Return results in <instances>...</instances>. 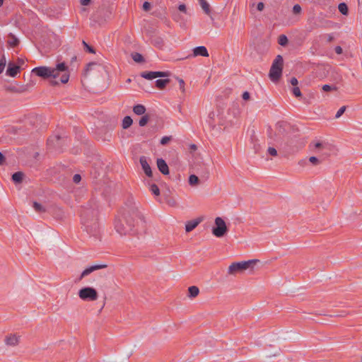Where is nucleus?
Instances as JSON below:
<instances>
[{
  "mask_svg": "<svg viewBox=\"0 0 362 362\" xmlns=\"http://www.w3.org/2000/svg\"><path fill=\"white\" fill-rule=\"evenodd\" d=\"M139 221H143L142 214L136 208H133L124 216L115 221V228L120 235L130 234Z\"/></svg>",
  "mask_w": 362,
  "mask_h": 362,
  "instance_id": "nucleus-1",
  "label": "nucleus"
},
{
  "mask_svg": "<svg viewBox=\"0 0 362 362\" xmlns=\"http://www.w3.org/2000/svg\"><path fill=\"white\" fill-rule=\"evenodd\" d=\"M98 214V210L92 208H84L81 211V223L86 232L92 235H95L99 228Z\"/></svg>",
  "mask_w": 362,
  "mask_h": 362,
  "instance_id": "nucleus-2",
  "label": "nucleus"
},
{
  "mask_svg": "<svg viewBox=\"0 0 362 362\" xmlns=\"http://www.w3.org/2000/svg\"><path fill=\"white\" fill-rule=\"evenodd\" d=\"M52 70L54 71V72L50 74L51 79L49 81L52 86L58 85L59 82L66 83L69 81V69L64 62L58 64L55 68H52Z\"/></svg>",
  "mask_w": 362,
  "mask_h": 362,
  "instance_id": "nucleus-3",
  "label": "nucleus"
},
{
  "mask_svg": "<svg viewBox=\"0 0 362 362\" xmlns=\"http://www.w3.org/2000/svg\"><path fill=\"white\" fill-rule=\"evenodd\" d=\"M310 148L313 153L325 158L329 156L334 151V146L326 141H313L310 143Z\"/></svg>",
  "mask_w": 362,
  "mask_h": 362,
  "instance_id": "nucleus-4",
  "label": "nucleus"
},
{
  "mask_svg": "<svg viewBox=\"0 0 362 362\" xmlns=\"http://www.w3.org/2000/svg\"><path fill=\"white\" fill-rule=\"evenodd\" d=\"M258 259H250L248 261L233 262L228 269V274L235 275L238 273H243L247 269L252 270L254 265L258 262Z\"/></svg>",
  "mask_w": 362,
  "mask_h": 362,
  "instance_id": "nucleus-5",
  "label": "nucleus"
},
{
  "mask_svg": "<svg viewBox=\"0 0 362 362\" xmlns=\"http://www.w3.org/2000/svg\"><path fill=\"white\" fill-rule=\"evenodd\" d=\"M284 59L281 55H277L273 61L269 70V76L273 82L279 80L282 74Z\"/></svg>",
  "mask_w": 362,
  "mask_h": 362,
  "instance_id": "nucleus-6",
  "label": "nucleus"
},
{
  "mask_svg": "<svg viewBox=\"0 0 362 362\" xmlns=\"http://www.w3.org/2000/svg\"><path fill=\"white\" fill-rule=\"evenodd\" d=\"M78 296L83 300L94 301L98 298L97 291L92 287H84L79 290Z\"/></svg>",
  "mask_w": 362,
  "mask_h": 362,
  "instance_id": "nucleus-7",
  "label": "nucleus"
},
{
  "mask_svg": "<svg viewBox=\"0 0 362 362\" xmlns=\"http://www.w3.org/2000/svg\"><path fill=\"white\" fill-rule=\"evenodd\" d=\"M216 227L212 230V233L217 238L223 237L228 230L225 221L221 217L215 219Z\"/></svg>",
  "mask_w": 362,
  "mask_h": 362,
  "instance_id": "nucleus-8",
  "label": "nucleus"
},
{
  "mask_svg": "<svg viewBox=\"0 0 362 362\" xmlns=\"http://www.w3.org/2000/svg\"><path fill=\"white\" fill-rule=\"evenodd\" d=\"M32 72L35 74L37 76L43 78H50V74L54 72V71L52 70V67L38 66L34 68Z\"/></svg>",
  "mask_w": 362,
  "mask_h": 362,
  "instance_id": "nucleus-9",
  "label": "nucleus"
},
{
  "mask_svg": "<svg viewBox=\"0 0 362 362\" xmlns=\"http://www.w3.org/2000/svg\"><path fill=\"white\" fill-rule=\"evenodd\" d=\"M170 73L168 71H144L141 74V76L148 80H152L158 77H168Z\"/></svg>",
  "mask_w": 362,
  "mask_h": 362,
  "instance_id": "nucleus-10",
  "label": "nucleus"
},
{
  "mask_svg": "<svg viewBox=\"0 0 362 362\" xmlns=\"http://www.w3.org/2000/svg\"><path fill=\"white\" fill-rule=\"evenodd\" d=\"M107 267L106 264H95V265H93V266H90L88 268H86V269H84L80 277H79V280H81L83 278H84L85 276L89 275L90 274H91L92 272L96 271V270H98V269H103V268H105Z\"/></svg>",
  "mask_w": 362,
  "mask_h": 362,
  "instance_id": "nucleus-11",
  "label": "nucleus"
},
{
  "mask_svg": "<svg viewBox=\"0 0 362 362\" xmlns=\"http://www.w3.org/2000/svg\"><path fill=\"white\" fill-rule=\"evenodd\" d=\"M141 165L142 167L143 170L144 171L145 174L148 177L152 176V171L151 168L150 167V165L148 163L147 158L145 156H141L139 159Z\"/></svg>",
  "mask_w": 362,
  "mask_h": 362,
  "instance_id": "nucleus-12",
  "label": "nucleus"
},
{
  "mask_svg": "<svg viewBox=\"0 0 362 362\" xmlns=\"http://www.w3.org/2000/svg\"><path fill=\"white\" fill-rule=\"evenodd\" d=\"M157 167L159 170V171L166 175L169 174V168L165 160L163 158H158L157 159Z\"/></svg>",
  "mask_w": 362,
  "mask_h": 362,
  "instance_id": "nucleus-13",
  "label": "nucleus"
},
{
  "mask_svg": "<svg viewBox=\"0 0 362 362\" xmlns=\"http://www.w3.org/2000/svg\"><path fill=\"white\" fill-rule=\"evenodd\" d=\"M20 71V67L13 63H8V68L6 70V75L11 77H15Z\"/></svg>",
  "mask_w": 362,
  "mask_h": 362,
  "instance_id": "nucleus-14",
  "label": "nucleus"
},
{
  "mask_svg": "<svg viewBox=\"0 0 362 362\" xmlns=\"http://www.w3.org/2000/svg\"><path fill=\"white\" fill-rule=\"evenodd\" d=\"M193 57H209L207 49L204 46H199L193 49Z\"/></svg>",
  "mask_w": 362,
  "mask_h": 362,
  "instance_id": "nucleus-15",
  "label": "nucleus"
},
{
  "mask_svg": "<svg viewBox=\"0 0 362 362\" xmlns=\"http://www.w3.org/2000/svg\"><path fill=\"white\" fill-rule=\"evenodd\" d=\"M7 90L15 93H23L28 90V86H11L7 88Z\"/></svg>",
  "mask_w": 362,
  "mask_h": 362,
  "instance_id": "nucleus-16",
  "label": "nucleus"
},
{
  "mask_svg": "<svg viewBox=\"0 0 362 362\" xmlns=\"http://www.w3.org/2000/svg\"><path fill=\"white\" fill-rule=\"evenodd\" d=\"M201 221H202L201 218L188 221L185 225L186 232H190V231L193 230L199 225V223Z\"/></svg>",
  "mask_w": 362,
  "mask_h": 362,
  "instance_id": "nucleus-17",
  "label": "nucleus"
},
{
  "mask_svg": "<svg viewBox=\"0 0 362 362\" xmlns=\"http://www.w3.org/2000/svg\"><path fill=\"white\" fill-rule=\"evenodd\" d=\"M5 343L8 346H16L18 344V337L16 334L7 336L5 339Z\"/></svg>",
  "mask_w": 362,
  "mask_h": 362,
  "instance_id": "nucleus-18",
  "label": "nucleus"
},
{
  "mask_svg": "<svg viewBox=\"0 0 362 362\" xmlns=\"http://www.w3.org/2000/svg\"><path fill=\"white\" fill-rule=\"evenodd\" d=\"M199 4L203 9L204 12L211 16V8L209 4L206 1V0H199Z\"/></svg>",
  "mask_w": 362,
  "mask_h": 362,
  "instance_id": "nucleus-19",
  "label": "nucleus"
},
{
  "mask_svg": "<svg viewBox=\"0 0 362 362\" xmlns=\"http://www.w3.org/2000/svg\"><path fill=\"white\" fill-rule=\"evenodd\" d=\"M188 296L191 298H195L199 295V289L196 286H192L188 288Z\"/></svg>",
  "mask_w": 362,
  "mask_h": 362,
  "instance_id": "nucleus-20",
  "label": "nucleus"
},
{
  "mask_svg": "<svg viewBox=\"0 0 362 362\" xmlns=\"http://www.w3.org/2000/svg\"><path fill=\"white\" fill-rule=\"evenodd\" d=\"M19 43L18 39L13 34L10 33L8 35V44L10 47H15Z\"/></svg>",
  "mask_w": 362,
  "mask_h": 362,
  "instance_id": "nucleus-21",
  "label": "nucleus"
},
{
  "mask_svg": "<svg viewBox=\"0 0 362 362\" xmlns=\"http://www.w3.org/2000/svg\"><path fill=\"white\" fill-rule=\"evenodd\" d=\"M156 86L159 89H163L167 84L170 83V79L165 78V79H157L156 81Z\"/></svg>",
  "mask_w": 362,
  "mask_h": 362,
  "instance_id": "nucleus-22",
  "label": "nucleus"
},
{
  "mask_svg": "<svg viewBox=\"0 0 362 362\" xmlns=\"http://www.w3.org/2000/svg\"><path fill=\"white\" fill-rule=\"evenodd\" d=\"M133 112L137 115H142L146 112V107L143 105H136L133 107Z\"/></svg>",
  "mask_w": 362,
  "mask_h": 362,
  "instance_id": "nucleus-23",
  "label": "nucleus"
},
{
  "mask_svg": "<svg viewBox=\"0 0 362 362\" xmlns=\"http://www.w3.org/2000/svg\"><path fill=\"white\" fill-rule=\"evenodd\" d=\"M198 173H199L201 178L203 179L204 180H207L209 179L210 175V171L206 166L204 165L202 172Z\"/></svg>",
  "mask_w": 362,
  "mask_h": 362,
  "instance_id": "nucleus-24",
  "label": "nucleus"
},
{
  "mask_svg": "<svg viewBox=\"0 0 362 362\" xmlns=\"http://www.w3.org/2000/svg\"><path fill=\"white\" fill-rule=\"evenodd\" d=\"M23 178V173L22 172H16L12 175V180L16 183H20Z\"/></svg>",
  "mask_w": 362,
  "mask_h": 362,
  "instance_id": "nucleus-25",
  "label": "nucleus"
},
{
  "mask_svg": "<svg viewBox=\"0 0 362 362\" xmlns=\"http://www.w3.org/2000/svg\"><path fill=\"white\" fill-rule=\"evenodd\" d=\"M133 123V120L129 116H125L122 120V128L127 129L129 128Z\"/></svg>",
  "mask_w": 362,
  "mask_h": 362,
  "instance_id": "nucleus-26",
  "label": "nucleus"
},
{
  "mask_svg": "<svg viewBox=\"0 0 362 362\" xmlns=\"http://www.w3.org/2000/svg\"><path fill=\"white\" fill-rule=\"evenodd\" d=\"M132 57L133 59V60L136 62H138V63H141V62H144V57L138 53V52H134L132 54Z\"/></svg>",
  "mask_w": 362,
  "mask_h": 362,
  "instance_id": "nucleus-27",
  "label": "nucleus"
},
{
  "mask_svg": "<svg viewBox=\"0 0 362 362\" xmlns=\"http://www.w3.org/2000/svg\"><path fill=\"white\" fill-rule=\"evenodd\" d=\"M200 182L199 177L195 175H191L189 177V184L191 186L197 185Z\"/></svg>",
  "mask_w": 362,
  "mask_h": 362,
  "instance_id": "nucleus-28",
  "label": "nucleus"
},
{
  "mask_svg": "<svg viewBox=\"0 0 362 362\" xmlns=\"http://www.w3.org/2000/svg\"><path fill=\"white\" fill-rule=\"evenodd\" d=\"M173 18L175 21L177 22V23H180V25H184L185 24V19L184 18L178 13L177 12H175L173 13Z\"/></svg>",
  "mask_w": 362,
  "mask_h": 362,
  "instance_id": "nucleus-29",
  "label": "nucleus"
},
{
  "mask_svg": "<svg viewBox=\"0 0 362 362\" xmlns=\"http://www.w3.org/2000/svg\"><path fill=\"white\" fill-rule=\"evenodd\" d=\"M33 207L36 212L41 213L45 211V207L41 204L37 202H33Z\"/></svg>",
  "mask_w": 362,
  "mask_h": 362,
  "instance_id": "nucleus-30",
  "label": "nucleus"
},
{
  "mask_svg": "<svg viewBox=\"0 0 362 362\" xmlns=\"http://www.w3.org/2000/svg\"><path fill=\"white\" fill-rule=\"evenodd\" d=\"M288 42V37L285 35H281L278 38V43L283 47L287 45Z\"/></svg>",
  "mask_w": 362,
  "mask_h": 362,
  "instance_id": "nucleus-31",
  "label": "nucleus"
},
{
  "mask_svg": "<svg viewBox=\"0 0 362 362\" xmlns=\"http://www.w3.org/2000/svg\"><path fill=\"white\" fill-rule=\"evenodd\" d=\"M339 11L343 15L348 14V6L345 3H340L338 6Z\"/></svg>",
  "mask_w": 362,
  "mask_h": 362,
  "instance_id": "nucleus-32",
  "label": "nucleus"
},
{
  "mask_svg": "<svg viewBox=\"0 0 362 362\" xmlns=\"http://www.w3.org/2000/svg\"><path fill=\"white\" fill-rule=\"evenodd\" d=\"M149 120V117L148 115H143L141 119H139V126L141 127H144L147 122H148Z\"/></svg>",
  "mask_w": 362,
  "mask_h": 362,
  "instance_id": "nucleus-33",
  "label": "nucleus"
},
{
  "mask_svg": "<svg viewBox=\"0 0 362 362\" xmlns=\"http://www.w3.org/2000/svg\"><path fill=\"white\" fill-rule=\"evenodd\" d=\"M150 190L156 196H158L160 194V189L156 184L151 185Z\"/></svg>",
  "mask_w": 362,
  "mask_h": 362,
  "instance_id": "nucleus-34",
  "label": "nucleus"
},
{
  "mask_svg": "<svg viewBox=\"0 0 362 362\" xmlns=\"http://www.w3.org/2000/svg\"><path fill=\"white\" fill-rule=\"evenodd\" d=\"M302 8L299 4H295L293 7V13L296 15L300 14L301 13Z\"/></svg>",
  "mask_w": 362,
  "mask_h": 362,
  "instance_id": "nucleus-35",
  "label": "nucleus"
},
{
  "mask_svg": "<svg viewBox=\"0 0 362 362\" xmlns=\"http://www.w3.org/2000/svg\"><path fill=\"white\" fill-rule=\"evenodd\" d=\"M346 106L341 107L335 115V118H339L345 112Z\"/></svg>",
  "mask_w": 362,
  "mask_h": 362,
  "instance_id": "nucleus-36",
  "label": "nucleus"
},
{
  "mask_svg": "<svg viewBox=\"0 0 362 362\" xmlns=\"http://www.w3.org/2000/svg\"><path fill=\"white\" fill-rule=\"evenodd\" d=\"M6 64V59H5L4 57H3L0 59V74L3 72V71H4V68H5Z\"/></svg>",
  "mask_w": 362,
  "mask_h": 362,
  "instance_id": "nucleus-37",
  "label": "nucleus"
},
{
  "mask_svg": "<svg viewBox=\"0 0 362 362\" xmlns=\"http://www.w3.org/2000/svg\"><path fill=\"white\" fill-rule=\"evenodd\" d=\"M171 136H165L161 138L160 143L161 145H166L171 140Z\"/></svg>",
  "mask_w": 362,
  "mask_h": 362,
  "instance_id": "nucleus-38",
  "label": "nucleus"
},
{
  "mask_svg": "<svg viewBox=\"0 0 362 362\" xmlns=\"http://www.w3.org/2000/svg\"><path fill=\"white\" fill-rule=\"evenodd\" d=\"M322 88L325 92L330 91V90H337V87L336 86H329L328 84L324 85Z\"/></svg>",
  "mask_w": 362,
  "mask_h": 362,
  "instance_id": "nucleus-39",
  "label": "nucleus"
},
{
  "mask_svg": "<svg viewBox=\"0 0 362 362\" xmlns=\"http://www.w3.org/2000/svg\"><path fill=\"white\" fill-rule=\"evenodd\" d=\"M82 43L84 46L85 49H86V51H88L90 53H95V49L92 47L88 45L84 40L83 41Z\"/></svg>",
  "mask_w": 362,
  "mask_h": 362,
  "instance_id": "nucleus-40",
  "label": "nucleus"
},
{
  "mask_svg": "<svg viewBox=\"0 0 362 362\" xmlns=\"http://www.w3.org/2000/svg\"><path fill=\"white\" fill-rule=\"evenodd\" d=\"M178 10H179V11H180L185 14H187V7H186L185 4H181L178 6Z\"/></svg>",
  "mask_w": 362,
  "mask_h": 362,
  "instance_id": "nucleus-41",
  "label": "nucleus"
},
{
  "mask_svg": "<svg viewBox=\"0 0 362 362\" xmlns=\"http://www.w3.org/2000/svg\"><path fill=\"white\" fill-rule=\"evenodd\" d=\"M292 92L293 93V95L296 97H300L301 96V92H300V90L298 87L296 86L293 88L292 90Z\"/></svg>",
  "mask_w": 362,
  "mask_h": 362,
  "instance_id": "nucleus-42",
  "label": "nucleus"
},
{
  "mask_svg": "<svg viewBox=\"0 0 362 362\" xmlns=\"http://www.w3.org/2000/svg\"><path fill=\"white\" fill-rule=\"evenodd\" d=\"M309 161L315 165H317L320 163L319 159L315 156L310 157Z\"/></svg>",
  "mask_w": 362,
  "mask_h": 362,
  "instance_id": "nucleus-43",
  "label": "nucleus"
},
{
  "mask_svg": "<svg viewBox=\"0 0 362 362\" xmlns=\"http://www.w3.org/2000/svg\"><path fill=\"white\" fill-rule=\"evenodd\" d=\"M267 151L271 156H276L277 155V151L273 147H269Z\"/></svg>",
  "mask_w": 362,
  "mask_h": 362,
  "instance_id": "nucleus-44",
  "label": "nucleus"
},
{
  "mask_svg": "<svg viewBox=\"0 0 362 362\" xmlns=\"http://www.w3.org/2000/svg\"><path fill=\"white\" fill-rule=\"evenodd\" d=\"M81 180V177L79 174H75L73 177V181L74 183L78 184Z\"/></svg>",
  "mask_w": 362,
  "mask_h": 362,
  "instance_id": "nucleus-45",
  "label": "nucleus"
},
{
  "mask_svg": "<svg viewBox=\"0 0 362 362\" xmlns=\"http://www.w3.org/2000/svg\"><path fill=\"white\" fill-rule=\"evenodd\" d=\"M151 8V4L148 1H145L143 4V9L144 11H148Z\"/></svg>",
  "mask_w": 362,
  "mask_h": 362,
  "instance_id": "nucleus-46",
  "label": "nucleus"
},
{
  "mask_svg": "<svg viewBox=\"0 0 362 362\" xmlns=\"http://www.w3.org/2000/svg\"><path fill=\"white\" fill-rule=\"evenodd\" d=\"M264 8V4L263 2H259L257 5V9L259 11H263V9Z\"/></svg>",
  "mask_w": 362,
  "mask_h": 362,
  "instance_id": "nucleus-47",
  "label": "nucleus"
},
{
  "mask_svg": "<svg viewBox=\"0 0 362 362\" xmlns=\"http://www.w3.org/2000/svg\"><path fill=\"white\" fill-rule=\"evenodd\" d=\"M291 83L293 86H296L298 85V79L296 77H292L290 81Z\"/></svg>",
  "mask_w": 362,
  "mask_h": 362,
  "instance_id": "nucleus-48",
  "label": "nucleus"
},
{
  "mask_svg": "<svg viewBox=\"0 0 362 362\" xmlns=\"http://www.w3.org/2000/svg\"><path fill=\"white\" fill-rule=\"evenodd\" d=\"M249 98H250V93L247 91L244 92L243 94V99L247 100Z\"/></svg>",
  "mask_w": 362,
  "mask_h": 362,
  "instance_id": "nucleus-49",
  "label": "nucleus"
},
{
  "mask_svg": "<svg viewBox=\"0 0 362 362\" xmlns=\"http://www.w3.org/2000/svg\"><path fill=\"white\" fill-rule=\"evenodd\" d=\"M5 156L0 152V165H3L5 163Z\"/></svg>",
  "mask_w": 362,
  "mask_h": 362,
  "instance_id": "nucleus-50",
  "label": "nucleus"
},
{
  "mask_svg": "<svg viewBox=\"0 0 362 362\" xmlns=\"http://www.w3.org/2000/svg\"><path fill=\"white\" fill-rule=\"evenodd\" d=\"M81 5L83 6H87L90 4V0H81L80 1Z\"/></svg>",
  "mask_w": 362,
  "mask_h": 362,
  "instance_id": "nucleus-51",
  "label": "nucleus"
},
{
  "mask_svg": "<svg viewBox=\"0 0 362 362\" xmlns=\"http://www.w3.org/2000/svg\"><path fill=\"white\" fill-rule=\"evenodd\" d=\"M335 52L337 54H340L342 53V49L341 47L337 46L335 47Z\"/></svg>",
  "mask_w": 362,
  "mask_h": 362,
  "instance_id": "nucleus-52",
  "label": "nucleus"
},
{
  "mask_svg": "<svg viewBox=\"0 0 362 362\" xmlns=\"http://www.w3.org/2000/svg\"><path fill=\"white\" fill-rule=\"evenodd\" d=\"M179 83H180V89H182L184 91V85H185L184 81L182 79H180Z\"/></svg>",
  "mask_w": 362,
  "mask_h": 362,
  "instance_id": "nucleus-53",
  "label": "nucleus"
},
{
  "mask_svg": "<svg viewBox=\"0 0 362 362\" xmlns=\"http://www.w3.org/2000/svg\"><path fill=\"white\" fill-rule=\"evenodd\" d=\"M96 64L95 63H90L88 64V69H90L91 66H95Z\"/></svg>",
  "mask_w": 362,
  "mask_h": 362,
  "instance_id": "nucleus-54",
  "label": "nucleus"
},
{
  "mask_svg": "<svg viewBox=\"0 0 362 362\" xmlns=\"http://www.w3.org/2000/svg\"><path fill=\"white\" fill-rule=\"evenodd\" d=\"M326 26L325 27H329V25L332 23L331 21H327L325 22Z\"/></svg>",
  "mask_w": 362,
  "mask_h": 362,
  "instance_id": "nucleus-55",
  "label": "nucleus"
},
{
  "mask_svg": "<svg viewBox=\"0 0 362 362\" xmlns=\"http://www.w3.org/2000/svg\"><path fill=\"white\" fill-rule=\"evenodd\" d=\"M191 148L193 149V150H196L197 149V146L195 144H192V145H191Z\"/></svg>",
  "mask_w": 362,
  "mask_h": 362,
  "instance_id": "nucleus-56",
  "label": "nucleus"
},
{
  "mask_svg": "<svg viewBox=\"0 0 362 362\" xmlns=\"http://www.w3.org/2000/svg\"><path fill=\"white\" fill-rule=\"evenodd\" d=\"M54 139L57 141H58L60 139V136H55L54 137Z\"/></svg>",
  "mask_w": 362,
  "mask_h": 362,
  "instance_id": "nucleus-57",
  "label": "nucleus"
},
{
  "mask_svg": "<svg viewBox=\"0 0 362 362\" xmlns=\"http://www.w3.org/2000/svg\"><path fill=\"white\" fill-rule=\"evenodd\" d=\"M4 0H0V7L3 5Z\"/></svg>",
  "mask_w": 362,
  "mask_h": 362,
  "instance_id": "nucleus-58",
  "label": "nucleus"
},
{
  "mask_svg": "<svg viewBox=\"0 0 362 362\" xmlns=\"http://www.w3.org/2000/svg\"><path fill=\"white\" fill-rule=\"evenodd\" d=\"M332 40V37L331 35L329 36V41Z\"/></svg>",
  "mask_w": 362,
  "mask_h": 362,
  "instance_id": "nucleus-59",
  "label": "nucleus"
},
{
  "mask_svg": "<svg viewBox=\"0 0 362 362\" xmlns=\"http://www.w3.org/2000/svg\"><path fill=\"white\" fill-rule=\"evenodd\" d=\"M53 141V139H48V142L50 143V142H52Z\"/></svg>",
  "mask_w": 362,
  "mask_h": 362,
  "instance_id": "nucleus-60",
  "label": "nucleus"
},
{
  "mask_svg": "<svg viewBox=\"0 0 362 362\" xmlns=\"http://www.w3.org/2000/svg\"><path fill=\"white\" fill-rule=\"evenodd\" d=\"M127 83H130L131 82V79L130 78H128L127 81Z\"/></svg>",
  "mask_w": 362,
  "mask_h": 362,
  "instance_id": "nucleus-61",
  "label": "nucleus"
}]
</instances>
